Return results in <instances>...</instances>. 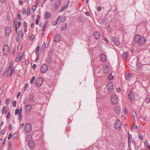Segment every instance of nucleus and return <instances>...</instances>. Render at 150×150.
I'll return each mask as SVG.
<instances>
[{
  "label": "nucleus",
  "instance_id": "f257e3e1",
  "mask_svg": "<svg viewBox=\"0 0 150 150\" xmlns=\"http://www.w3.org/2000/svg\"><path fill=\"white\" fill-rule=\"evenodd\" d=\"M146 38L144 37H141L139 34L135 35L134 38V41L136 42H138V45L139 46H142L144 45L146 43Z\"/></svg>",
  "mask_w": 150,
  "mask_h": 150
},
{
  "label": "nucleus",
  "instance_id": "f03ea898",
  "mask_svg": "<svg viewBox=\"0 0 150 150\" xmlns=\"http://www.w3.org/2000/svg\"><path fill=\"white\" fill-rule=\"evenodd\" d=\"M61 3V0H56L52 4L51 9L53 11H55L58 9Z\"/></svg>",
  "mask_w": 150,
  "mask_h": 150
},
{
  "label": "nucleus",
  "instance_id": "7ed1b4c3",
  "mask_svg": "<svg viewBox=\"0 0 150 150\" xmlns=\"http://www.w3.org/2000/svg\"><path fill=\"white\" fill-rule=\"evenodd\" d=\"M118 98L117 96L115 94L112 95L111 97L110 101L112 104H116L118 101Z\"/></svg>",
  "mask_w": 150,
  "mask_h": 150
},
{
  "label": "nucleus",
  "instance_id": "20e7f679",
  "mask_svg": "<svg viewBox=\"0 0 150 150\" xmlns=\"http://www.w3.org/2000/svg\"><path fill=\"white\" fill-rule=\"evenodd\" d=\"M114 126L116 130H120L122 127V124L121 121L119 120H116L114 123Z\"/></svg>",
  "mask_w": 150,
  "mask_h": 150
},
{
  "label": "nucleus",
  "instance_id": "39448f33",
  "mask_svg": "<svg viewBox=\"0 0 150 150\" xmlns=\"http://www.w3.org/2000/svg\"><path fill=\"white\" fill-rule=\"evenodd\" d=\"M48 67L47 64H43L40 67V71L42 73H44L48 70Z\"/></svg>",
  "mask_w": 150,
  "mask_h": 150
},
{
  "label": "nucleus",
  "instance_id": "423d86ee",
  "mask_svg": "<svg viewBox=\"0 0 150 150\" xmlns=\"http://www.w3.org/2000/svg\"><path fill=\"white\" fill-rule=\"evenodd\" d=\"M3 50L4 55H7L9 52L10 49L9 46L7 45H4L3 47Z\"/></svg>",
  "mask_w": 150,
  "mask_h": 150
},
{
  "label": "nucleus",
  "instance_id": "0eeeda50",
  "mask_svg": "<svg viewBox=\"0 0 150 150\" xmlns=\"http://www.w3.org/2000/svg\"><path fill=\"white\" fill-rule=\"evenodd\" d=\"M43 82V79L41 77L38 78L36 81V84L37 86H40L42 84Z\"/></svg>",
  "mask_w": 150,
  "mask_h": 150
},
{
  "label": "nucleus",
  "instance_id": "6e6552de",
  "mask_svg": "<svg viewBox=\"0 0 150 150\" xmlns=\"http://www.w3.org/2000/svg\"><path fill=\"white\" fill-rule=\"evenodd\" d=\"M32 127L30 123H27L25 126L24 130L26 133H29L31 130Z\"/></svg>",
  "mask_w": 150,
  "mask_h": 150
},
{
  "label": "nucleus",
  "instance_id": "1a4fd4ad",
  "mask_svg": "<svg viewBox=\"0 0 150 150\" xmlns=\"http://www.w3.org/2000/svg\"><path fill=\"white\" fill-rule=\"evenodd\" d=\"M107 87L108 91L111 92L113 90V86L112 83L111 81H109L108 83Z\"/></svg>",
  "mask_w": 150,
  "mask_h": 150
},
{
  "label": "nucleus",
  "instance_id": "9d476101",
  "mask_svg": "<svg viewBox=\"0 0 150 150\" xmlns=\"http://www.w3.org/2000/svg\"><path fill=\"white\" fill-rule=\"evenodd\" d=\"M128 96L129 100L131 101H133L135 98V94L134 92L131 91L128 94Z\"/></svg>",
  "mask_w": 150,
  "mask_h": 150
},
{
  "label": "nucleus",
  "instance_id": "9b49d317",
  "mask_svg": "<svg viewBox=\"0 0 150 150\" xmlns=\"http://www.w3.org/2000/svg\"><path fill=\"white\" fill-rule=\"evenodd\" d=\"M11 28L6 27L5 29V35L6 36H8L11 34Z\"/></svg>",
  "mask_w": 150,
  "mask_h": 150
},
{
  "label": "nucleus",
  "instance_id": "f8f14e48",
  "mask_svg": "<svg viewBox=\"0 0 150 150\" xmlns=\"http://www.w3.org/2000/svg\"><path fill=\"white\" fill-rule=\"evenodd\" d=\"M25 111L27 113L30 112L32 109V106L30 104H28L26 105L25 107Z\"/></svg>",
  "mask_w": 150,
  "mask_h": 150
},
{
  "label": "nucleus",
  "instance_id": "ddd939ff",
  "mask_svg": "<svg viewBox=\"0 0 150 150\" xmlns=\"http://www.w3.org/2000/svg\"><path fill=\"white\" fill-rule=\"evenodd\" d=\"M93 36L95 39H99L100 38V33L98 31H95L93 33Z\"/></svg>",
  "mask_w": 150,
  "mask_h": 150
},
{
  "label": "nucleus",
  "instance_id": "4468645a",
  "mask_svg": "<svg viewBox=\"0 0 150 150\" xmlns=\"http://www.w3.org/2000/svg\"><path fill=\"white\" fill-rule=\"evenodd\" d=\"M51 16V14L49 12H46L44 13V17L45 19L50 18Z\"/></svg>",
  "mask_w": 150,
  "mask_h": 150
},
{
  "label": "nucleus",
  "instance_id": "2eb2a0df",
  "mask_svg": "<svg viewBox=\"0 0 150 150\" xmlns=\"http://www.w3.org/2000/svg\"><path fill=\"white\" fill-rule=\"evenodd\" d=\"M54 41L56 42L59 41L61 40V35L57 34L54 36Z\"/></svg>",
  "mask_w": 150,
  "mask_h": 150
},
{
  "label": "nucleus",
  "instance_id": "dca6fc26",
  "mask_svg": "<svg viewBox=\"0 0 150 150\" xmlns=\"http://www.w3.org/2000/svg\"><path fill=\"white\" fill-rule=\"evenodd\" d=\"M103 72L105 74H108L110 71V68L108 66H105L103 68Z\"/></svg>",
  "mask_w": 150,
  "mask_h": 150
},
{
  "label": "nucleus",
  "instance_id": "f3484780",
  "mask_svg": "<svg viewBox=\"0 0 150 150\" xmlns=\"http://www.w3.org/2000/svg\"><path fill=\"white\" fill-rule=\"evenodd\" d=\"M28 145L29 148L32 149L34 147L35 144L33 141L31 140L28 142Z\"/></svg>",
  "mask_w": 150,
  "mask_h": 150
},
{
  "label": "nucleus",
  "instance_id": "a211bd4d",
  "mask_svg": "<svg viewBox=\"0 0 150 150\" xmlns=\"http://www.w3.org/2000/svg\"><path fill=\"white\" fill-rule=\"evenodd\" d=\"M113 42L116 46L119 45L120 44L119 40L116 37H114L113 39Z\"/></svg>",
  "mask_w": 150,
  "mask_h": 150
},
{
  "label": "nucleus",
  "instance_id": "6ab92c4d",
  "mask_svg": "<svg viewBox=\"0 0 150 150\" xmlns=\"http://www.w3.org/2000/svg\"><path fill=\"white\" fill-rule=\"evenodd\" d=\"M13 61H11L10 62V64L9 66H8V69L6 71L4 74H5L7 72H8V71L10 69H14V68L13 67Z\"/></svg>",
  "mask_w": 150,
  "mask_h": 150
},
{
  "label": "nucleus",
  "instance_id": "aec40b11",
  "mask_svg": "<svg viewBox=\"0 0 150 150\" xmlns=\"http://www.w3.org/2000/svg\"><path fill=\"white\" fill-rule=\"evenodd\" d=\"M125 77L126 79L128 80H129L132 77V75L131 74H127L126 73L125 75Z\"/></svg>",
  "mask_w": 150,
  "mask_h": 150
},
{
  "label": "nucleus",
  "instance_id": "412c9836",
  "mask_svg": "<svg viewBox=\"0 0 150 150\" xmlns=\"http://www.w3.org/2000/svg\"><path fill=\"white\" fill-rule=\"evenodd\" d=\"M101 60L103 62L105 61L106 58V56L104 54H102L100 55Z\"/></svg>",
  "mask_w": 150,
  "mask_h": 150
},
{
  "label": "nucleus",
  "instance_id": "4be33fe9",
  "mask_svg": "<svg viewBox=\"0 0 150 150\" xmlns=\"http://www.w3.org/2000/svg\"><path fill=\"white\" fill-rule=\"evenodd\" d=\"M60 18V16H59L57 19L54 21L53 23H52V25H57L58 23V21H59V18Z\"/></svg>",
  "mask_w": 150,
  "mask_h": 150
},
{
  "label": "nucleus",
  "instance_id": "5701e85b",
  "mask_svg": "<svg viewBox=\"0 0 150 150\" xmlns=\"http://www.w3.org/2000/svg\"><path fill=\"white\" fill-rule=\"evenodd\" d=\"M34 96L33 95H30L28 98L29 101L30 102H32L33 100Z\"/></svg>",
  "mask_w": 150,
  "mask_h": 150
},
{
  "label": "nucleus",
  "instance_id": "b1692460",
  "mask_svg": "<svg viewBox=\"0 0 150 150\" xmlns=\"http://www.w3.org/2000/svg\"><path fill=\"white\" fill-rule=\"evenodd\" d=\"M6 109V107L5 106H4L2 109V114H3L4 112H5V114H6L7 112V110Z\"/></svg>",
  "mask_w": 150,
  "mask_h": 150
},
{
  "label": "nucleus",
  "instance_id": "393cba45",
  "mask_svg": "<svg viewBox=\"0 0 150 150\" xmlns=\"http://www.w3.org/2000/svg\"><path fill=\"white\" fill-rule=\"evenodd\" d=\"M128 57V54L127 52H124L123 53L122 55V58L123 59H125Z\"/></svg>",
  "mask_w": 150,
  "mask_h": 150
},
{
  "label": "nucleus",
  "instance_id": "a878e982",
  "mask_svg": "<svg viewBox=\"0 0 150 150\" xmlns=\"http://www.w3.org/2000/svg\"><path fill=\"white\" fill-rule=\"evenodd\" d=\"M48 24V21H46L44 23L42 30L43 31H45V30L46 27Z\"/></svg>",
  "mask_w": 150,
  "mask_h": 150
},
{
  "label": "nucleus",
  "instance_id": "bb28decb",
  "mask_svg": "<svg viewBox=\"0 0 150 150\" xmlns=\"http://www.w3.org/2000/svg\"><path fill=\"white\" fill-rule=\"evenodd\" d=\"M59 16L60 17L59 19H60V22H63L65 20V17L64 16Z\"/></svg>",
  "mask_w": 150,
  "mask_h": 150
},
{
  "label": "nucleus",
  "instance_id": "cd10ccee",
  "mask_svg": "<svg viewBox=\"0 0 150 150\" xmlns=\"http://www.w3.org/2000/svg\"><path fill=\"white\" fill-rule=\"evenodd\" d=\"M23 56V55L21 54V56H20L19 55L18 56L16 59V61H18L19 60H21V59L22 57Z\"/></svg>",
  "mask_w": 150,
  "mask_h": 150
},
{
  "label": "nucleus",
  "instance_id": "c85d7f7f",
  "mask_svg": "<svg viewBox=\"0 0 150 150\" xmlns=\"http://www.w3.org/2000/svg\"><path fill=\"white\" fill-rule=\"evenodd\" d=\"M32 138V136L30 134H28L26 135V139L29 140L30 139Z\"/></svg>",
  "mask_w": 150,
  "mask_h": 150
},
{
  "label": "nucleus",
  "instance_id": "c756f323",
  "mask_svg": "<svg viewBox=\"0 0 150 150\" xmlns=\"http://www.w3.org/2000/svg\"><path fill=\"white\" fill-rule=\"evenodd\" d=\"M112 74L111 73L108 76V79L109 80H111L114 79V76L112 75Z\"/></svg>",
  "mask_w": 150,
  "mask_h": 150
},
{
  "label": "nucleus",
  "instance_id": "7c9ffc66",
  "mask_svg": "<svg viewBox=\"0 0 150 150\" xmlns=\"http://www.w3.org/2000/svg\"><path fill=\"white\" fill-rule=\"evenodd\" d=\"M69 1H67L65 2V4L64 6H64L65 8H66L67 7L68 5H69Z\"/></svg>",
  "mask_w": 150,
  "mask_h": 150
},
{
  "label": "nucleus",
  "instance_id": "2f4dec72",
  "mask_svg": "<svg viewBox=\"0 0 150 150\" xmlns=\"http://www.w3.org/2000/svg\"><path fill=\"white\" fill-rule=\"evenodd\" d=\"M120 108L117 107H115L114 109V111L117 113L118 112V111H120Z\"/></svg>",
  "mask_w": 150,
  "mask_h": 150
},
{
  "label": "nucleus",
  "instance_id": "473e14b6",
  "mask_svg": "<svg viewBox=\"0 0 150 150\" xmlns=\"http://www.w3.org/2000/svg\"><path fill=\"white\" fill-rule=\"evenodd\" d=\"M132 114L133 116L134 117V120H135V118H137V116L136 113L135 112L133 111L132 112Z\"/></svg>",
  "mask_w": 150,
  "mask_h": 150
},
{
  "label": "nucleus",
  "instance_id": "72a5a7b5",
  "mask_svg": "<svg viewBox=\"0 0 150 150\" xmlns=\"http://www.w3.org/2000/svg\"><path fill=\"white\" fill-rule=\"evenodd\" d=\"M8 150H12L11 147V143L10 142H9L8 143Z\"/></svg>",
  "mask_w": 150,
  "mask_h": 150
},
{
  "label": "nucleus",
  "instance_id": "f704fd0d",
  "mask_svg": "<svg viewBox=\"0 0 150 150\" xmlns=\"http://www.w3.org/2000/svg\"><path fill=\"white\" fill-rule=\"evenodd\" d=\"M30 8H28L27 11V14L28 16L30 15Z\"/></svg>",
  "mask_w": 150,
  "mask_h": 150
},
{
  "label": "nucleus",
  "instance_id": "c9c22d12",
  "mask_svg": "<svg viewBox=\"0 0 150 150\" xmlns=\"http://www.w3.org/2000/svg\"><path fill=\"white\" fill-rule=\"evenodd\" d=\"M14 69L13 68V69H9V70H10V77H11L12 75V74H13V73L14 71Z\"/></svg>",
  "mask_w": 150,
  "mask_h": 150
},
{
  "label": "nucleus",
  "instance_id": "e433bc0d",
  "mask_svg": "<svg viewBox=\"0 0 150 150\" xmlns=\"http://www.w3.org/2000/svg\"><path fill=\"white\" fill-rule=\"evenodd\" d=\"M35 79V77L34 76L33 77L30 81V83L31 84H33L34 82Z\"/></svg>",
  "mask_w": 150,
  "mask_h": 150
},
{
  "label": "nucleus",
  "instance_id": "4c0bfd02",
  "mask_svg": "<svg viewBox=\"0 0 150 150\" xmlns=\"http://www.w3.org/2000/svg\"><path fill=\"white\" fill-rule=\"evenodd\" d=\"M39 46H38L36 48V50L35 51V53L36 54H37L38 53V52H39Z\"/></svg>",
  "mask_w": 150,
  "mask_h": 150
},
{
  "label": "nucleus",
  "instance_id": "58836bf2",
  "mask_svg": "<svg viewBox=\"0 0 150 150\" xmlns=\"http://www.w3.org/2000/svg\"><path fill=\"white\" fill-rule=\"evenodd\" d=\"M138 127V126L137 125H135L134 124L131 127V129H133L134 128L137 129Z\"/></svg>",
  "mask_w": 150,
  "mask_h": 150
},
{
  "label": "nucleus",
  "instance_id": "ea45409f",
  "mask_svg": "<svg viewBox=\"0 0 150 150\" xmlns=\"http://www.w3.org/2000/svg\"><path fill=\"white\" fill-rule=\"evenodd\" d=\"M18 136L17 133H15L13 135V137L14 139H15Z\"/></svg>",
  "mask_w": 150,
  "mask_h": 150
},
{
  "label": "nucleus",
  "instance_id": "a19ab883",
  "mask_svg": "<svg viewBox=\"0 0 150 150\" xmlns=\"http://www.w3.org/2000/svg\"><path fill=\"white\" fill-rule=\"evenodd\" d=\"M139 137L141 140H143V137L141 134H139Z\"/></svg>",
  "mask_w": 150,
  "mask_h": 150
},
{
  "label": "nucleus",
  "instance_id": "79ce46f5",
  "mask_svg": "<svg viewBox=\"0 0 150 150\" xmlns=\"http://www.w3.org/2000/svg\"><path fill=\"white\" fill-rule=\"evenodd\" d=\"M22 31L20 30H19L18 32V34H17V36L18 37H20L21 34L22 33Z\"/></svg>",
  "mask_w": 150,
  "mask_h": 150
},
{
  "label": "nucleus",
  "instance_id": "37998d69",
  "mask_svg": "<svg viewBox=\"0 0 150 150\" xmlns=\"http://www.w3.org/2000/svg\"><path fill=\"white\" fill-rule=\"evenodd\" d=\"M28 83H26V84L24 86L23 89V90L24 91H25L26 90V88L28 86Z\"/></svg>",
  "mask_w": 150,
  "mask_h": 150
},
{
  "label": "nucleus",
  "instance_id": "c03bdc74",
  "mask_svg": "<svg viewBox=\"0 0 150 150\" xmlns=\"http://www.w3.org/2000/svg\"><path fill=\"white\" fill-rule=\"evenodd\" d=\"M146 102L147 103H149L150 102V97L149 96L146 99Z\"/></svg>",
  "mask_w": 150,
  "mask_h": 150
},
{
  "label": "nucleus",
  "instance_id": "a18cd8bd",
  "mask_svg": "<svg viewBox=\"0 0 150 150\" xmlns=\"http://www.w3.org/2000/svg\"><path fill=\"white\" fill-rule=\"evenodd\" d=\"M36 6H32V10L33 11H35V9H36Z\"/></svg>",
  "mask_w": 150,
  "mask_h": 150
},
{
  "label": "nucleus",
  "instance_id": "49530a36",
  "mask_svg": "<svg viewBox=\"0 0 150 150\" xmlns=\"http://www.w3.org/2000/svg\"><path fill=\"white\" fill-rule=\"evenodd\" d=\"M21 113H19L18 115V117H19V119L20 120L22 118V115L21 114Z\"/></svg>",
  "mask_w": 150,
  "mask_h": 150
},
{
  "label": "nucleus",
  "instance_id": "de8ad7c7",
  "mask_svg": "<svg viewBox=\"0 0 150 150\" xmlns=\"http://www.w3.org/2000/svg\"><path fill=\"white\" fill-rule=\"evenodd\" d=\"M34 38V35L33 34H31L30 35V40H33Z\"/></svg>",
  "mask_w": 150,
  "mask_h": 150
},
{
  "label": "nucleus",
  "instance_id": "09e8293b",
  "mask_svg": "<svg viewBox=\"0 0 150 150\" xmlns=\"http://www.w3.org/2000/svg\"><path fill=\"white\" fill-rule=\"evenodd\" d=\"M16 104V102L15 100H14L13 102V106L15 107Z\"/></svg>",
  "mask_w": 150,
  "mask_h": 150
},
{
  "label": "nucleus",
  "instance_id": "8fccbe9b",
  "mask_svg": "<svg viewBox=\"0 0 150 150\" xmlns=\"http://www.w3.org/2000/svg\"><path fill=\"white\" fill-rule=\"evenodd\" d=\"M65 8L64 6H63L62 8L60 9L59 10V12H62Z\"/></svg>",
  "mask_w": 150,
  "mask_h": 150
},
{
  "label": "nucleus",
  "instance_id": "3c124183",
  "mask_svg": "<svg viewBox=\"0 0 150 150\" xmlns=\"http://www.w3.org/2000/svg\"><path fill=\"white\" fill-rule=\"evenodd\" d=\"M19 109H17L16 110V111H15V114H18L19 113Z\"/></svg>",
  "mask_w": 150,
  "mask_h": 150
},
{
  "label": "nucleus",
  "instance_id": "603ef678",
  "mask_svg": "<svg viewBox=\"0 0 150 150\" xmlns=\"http://www.w3.org/2000/svg\"><path fill=\"white\" fill-rule=\"evenodd\" d=\"M142 117L144 121H146V120L147 118L146 116H142Z\"/></svg>",
  "mask_w": 150,
  "mask_h": 150
},
{
  "label": "nucleus",
  "instance_id": "864d4df0",
  "mask_svg": "<svg viewBox=\"0 0 150 150\" xmlns=\"http://www.w3.org/2000/svg\"><path fill=\"white\" fill-rule=\"evenodd\" d=\"M12 136V134L10 133L8 135V139L9 140V139H10L11 138Z\"/></svg>",
  "mask_w": 150,
  "mask_h": 150
},
{
  "label": "nucleus",
  "instance_id": "5fc2aeb1",
  "mask_svg": "<svg viewBox=\"0 0 150 150\" xmlns=\"http://www.w3.org/2000/svg\"><path fill=\"white\" fill-rule=\"evenodd\" d=\"M24 126V124L23 123L21 124L20 125L19 127L20 129H22L23 128Z\"/></svg>",
  "mask_w": 150,
  "mask_h": 150
},
{
  "label": "nucleus",
  "instance_id": "6e6d98bb",
  "mask_svg": "<svg viewBox=\"0 0 150 150\" xmlns=\"http://www.w3.org/2000/svg\"><path fill=\"white\" fill-rule=\"evenodd\" d=\"M97 10L99 11H100L101 10V8L100 6H98L97 8Z\"/></svg>",
  "mask_w": 150,
  "mask_h": 150
},
{
  "label": "nucleus",
  "instance_id": "4d7b16f0",
  "mask_svg": "<svg viewBox=\"0 0 150 150\" xmlns=\"http://www.w3.org/2000/svg\"><path fill=\"white\" fill-rule=\"evenodd\" d=\"M36 64H33V67H32V68L34 70L36 68Z\"/></svg>",
  "mask_w": 150,
  "mask_h": 150
},
{
  "label": "nucleus",
  "instance_id": "13d9d810",
  "mask_svg": "<svg viewBox=\"0 0 150 150\" xmlns=\"http://www.w3.org/2000/svg\"><path fill=\"white\" fill-rule=\"evenodd\" d=\"M26 10L25 8L23 9V14H25L26 13Z\"/></svg>",
  "mask_w": 150,
  "mask_h": 150
},
{
  "label": "nucleus",
  "instance_id": "bf43d9fd",
  "mask_svg": "<svg viewBox=\"0 0 150 150\" xmlns=\"http://www.w3.org/2000/svg\"><path fill=\"white\" fill-rule=\"evenodd\" d=\"M10 112H8L7 114V115L6 116V118L7 119H8L10 117Z\"/></svg>",
  "mask_w": 150,
  "mask_h": 150
},
{
  "label": "nucleus",
  "instance_id": "052dcab7",
  "mask_svg": "<svg viewBox=\"0 0 150 150\" xmlns=\"http://www.w3.org/2000/svg\"><path fill=\"white\" fill-rule=\"evenodd\" d=\"M124 111L125 114H127V109L126 108H125Z\"/></svg>",
  "mask_w": 150,
  "mask_h": 150
},
{
  "label": "nucleus",
  "instance_id": "680f3d73",
  "mask_svg": "<svg viewBox=\"0 0 150 150\" xmlns=\"http://www.w3.org/2000/svg\"><path fill=\"white\" fill-rule=\"evenodd\" d=\"M22 45H19L18 47V49L19 50H21L22 49Z\"/></svg>",
  "mask_w": 150,
  "mask_h": 150
},
{
  "label": "nucleus",
  "instance_id": "e2e57ef3",
  "mask_svg": "<svg viewBox=\"0 0 150 150\" xmlns=\"http://www.w3.org/2000/svg\"><path fill=\"white\" fill-rule=\"evenodd\" d=\"M104 40L105 41L106 43H108V40L106 38L104 37Z\"/></svg>",
  "mask_w": 150,
  "mask_h": 150
},
{
  "label": "nucleus",
  "instance_id": "0e129e2a",
  "mask_svg": "<svg viewBox=\"0 0 150 150\" xmlns=\"http://www.w3.org/2000/svg\"><path fill=\"white\" fill-rule=\"evenodd\" d=\"M19 37L17 36L16 40L17 42L18 43L20 41Z\"/></svg>",
  "mask_w": 150,
  "mask_h": 150
},
{
  "label": "nucleus",
  "instance_id": "69168bd1",
  "mask_svg": "<svg viewBox=\"0 0 150 150\" xmlns=\"http://www.w3.org/2000/svg\"><path fill=\"white\" fill-rule=\"evenodd\" d=\"M39 21V20H38V19H36L35 22V23L36 25H38V24Z\"/></svg>",
  "mask_w": 150,
  "mask_h": 150
},
{
  "label": "nucleus",
  "instance_id": "338daca9",
  "mask_svg": "<svg viewBox=\"0 0 150 150\" xmlns=\"http://www.w3.org/2000/svg\"><path fill=\"white\" fill-rule=\"evenodd\" d=\"M45 46L46 45H45V42H44L43 45L42 46V48H43L44 49V48L45 47Z\"/></svg>",
  "mask_w": 150,
  "mask_h": 150
},
{
  "label": "nucleus",
  "instance_id": "774afa93",
  "mask_svg": "<svg viewBox=\"0 0 150 150\" xmlns=\"http://www.w3.org/2000/svg\"><path fill=\"white\" fill-rule=\"evenodd\" d=\"M29 61L28 60H25V64L26 65H27L29 63Z\"/></svg>",
  "mask_w": 150,
  "mask_h": 150
}]
</instances>
